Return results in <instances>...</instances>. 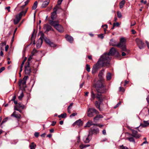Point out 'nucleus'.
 Returning a JSON list of instances; mask_svg holds the SVG:
<instances>
[{
  "instance_id": "obj_1",
  "label": "nucleus",
  "mask_w": 149,
  "mask_h": 149,
  "mask_svg": "<svg viewBox=\"0 0 149 149\" xmlns=\"http://www.w3.org/2000/svg\"><path fill=\"white\" fill-rule=\"evenodd\" d=\"M105 58L104 57L102 58H100L95 65L93 66L92 70V73L93 74H95L101 65L102 67H108L109 66V59Z\"/></svg>"
},
{
  "instance_id": "obj_2",
  "label": "nucleus",
  "mask_w": 149,
  "mask_h": 149,
  "mask_svg": "<svg viewBox=\"0 0 149 149\" xmlns=\"http://www.w3.org/2000/svg\"><path fill=\"white\" fill-rule=\"evenodd\" d=\"M95 87L96 91L99 93H104L106 90L105 85L103 84L101 80H99L96 82L95 85Z\"/></svg>"
},
{
  "instance_id": "obj_3",
  "label": "nucleus",
  "mask_w": 149,
  "mask_h": 149,
  "mask_svg": "<svg viewBox=\"0 0 149 149\" xmlns=\"http://www.w3.org/2000/svg\"><path fill=\"white\" fill-rule=\"evenodd\" d=\"M116 52V51L114 47H112L110 49L108 53L104 54L103 55H102L100 58H102L104 57L106 58H105L106 59H109V63L111 59L110 56L114 55L115 54Z\"/></svg>"
},
{
  "instance_id": "obj_4",
  "label": "nucleus",
  "mask_w": 149,
  "mask_h": 149,
  "mask_svg": "<svg viewBox=\"0 0 149 149\" xmlns=\"http://www.w3.org/2000/svg\"><path fill=\"white\" fill-rule=\"evenodd\" d=\"M126 41V39L124 38H121L120 42L117 45V47L121 48L122 51L127 52V50L125 46Z\"/></svg>"
},
{
  "instance_id": "obj_5",
  "label": "nucleus",
  "mask_w": 149,
  "mask_h": 149,
  "mask_svg": "<svg viewBox=\"0 0 149 149\" xmlns=\"http://www.w3.org/2000/svg\"><path fill=\"white\" fill-rule=\"evenodd\" d=\"M94 113L98 114L99 112L97 110L93 108H89L87 111V115L89 117H91L94 116Z\"/></svg>"
},
{
  "instance_id": "obj_6",
  "label": "nucleus",
  "mask_w": 149,
  "mask_h": 149,
  "mask_svg": "<svg viewBox=\"0 0 149 149\" xmlns=\"http://www.w3.org/2000/svg\"><path fill=\"white\" fill-rule=\"evenodd\" d=\"M135 41L139 49H141L144 48V43L141 40L137 38L136 39Z\"/></svg>"
},
{
  "instance_id": "obj_7",
  "label": "nucleus",
  "mask_w": 149,
  "mask_h": 149,
  "mask_svg": "<svg viewBox=\"0 0 149 149\" xmlns=\"http://www.w3.org/2000/svg\"><path fill=\"white\" fill-rule=\"evenodd\" d=\"M31 72L30 64L26 63L25 65V72L26 74H29Z\"/></svg>"
},
{
  "instance_id": "obj_8",
  "label": "nucleus",
  "mask_w": 149,
  "mask_h": 149,
  "mask_svg": "<svg viewBox=\"0 0 149 149\" xmlns=\"http://www.w3.org/2000/svg\"><path fill=\"white\" fill-rule=\"evenodd\" d=\"M99 130L98 128L95 129L93 127L91 128L89 131V134L92 135L93 134H96L99 133Z\"/></svg>"
},
{
  "instance_id": "obj_9",
  "label": "nucleus",
  "mask_w": 149,
  "mask_h": 149,
  "mask_svg": "<svg viewBox=\"0 0 149 149\" xmlns=\"http://www.w3.org/2000/svg\"><path fill=\"white\" fill-rule=\"evenodd\" d=\"M28 10V8H26L25 11H23L21 12L19 14L16 15L15 18L19 20L21 19L23 15H25Z\"/></svg>"
},
{
  "instance_id": "obj_10",
  "label": "nucleus",
  "mask_w": 149,
  "mask_h": 149,
  "mask_svg": "<svg viewBox=\"0 0 149 149\" xmlns=\"http://www.w3.org/2000/svg\"><path fill=\"white\" fill-rule=\"evenodd\" d=\"M58 8L57 6H56L53 9L54 11L52 13L51 15V18L52 20H54L56 16V11Z\"/></svg>"
},
{
  "instance_id": "obj_11",
  "label": "nucleus",
  "mask_w": 149,
  "mask_h": 149,
  "mask_svg": "<svg viewBox=\"0 0 149 149\" xmlns=\"http://www.w3.org/2000/svg\"><path fill=\"white\" fill-rule=\"evenodd\" d=\"M132 135L133 137L136 138H139L141 136L140 134H137V131L134 130H132Z\"/></svg>"
},
{
  "instance_id": "obj_12",
  "label": "nucleus",
  "mask_w": 149,
  "mask_h": 149,
  "mask_svg": "<svg viewBox=\"0 0 149 149\" xmlns=\"http://www.w3.org/2000/svg\"><path fill=\"white\" fill-rule=\"evenodd\" d=\"M56 29L59 32L63 33L64 31V29L63 26L59 24L58 25L57 27H56Z\"/></svg>"
},
{
  "instance_id": "obj_13",
  "label": "nucleus",
  "mask_w": 149,
  "mask_h": 149,
  "mask_svg": "<svg viewBox=\"0 0 149 149\" xmlns=\"http://www.w3.org/2000/svg\"><path fill=\"white\" fill-rule=\"evenodd\" d=\"M76 125L78 126H80L82 125V122L80 119L77 120L73 124V125L74 126Z\"/></svg>"
},
{
  "instance_id": "obj_14",
  "label": "nucleus",
  "mask_w": 149,
  "mask_h": 149,
  "mask_svg": "<svg viewBox=\"0 0 149 149\" xmlns=\"http://www.w3.org/2000/svg\"><path fill=\"white\" fill-rule=\"evenodd\" d=\"M50 24L52 26H54L56 29V27H57L58 25L59 24V22L57 21H54L53 20H50L49 21Z\"/></svg>"
},
{
  "instance_id": "obj_15",
  "label": "nucleus",
  "mask_w": 149,
  "mask_h": 149,
  "mask_svg": "<svg viewBox=\"0 0 149 149\" xmlns=\"http://www.w3.org/2000/svg\"><path fill=\"white\" fill-rule=\"evenodd\" d=\"M11 116H13L17 119H20L21 118V116L19 113H17L15 111H14L11 115Z\"/></svg>"
},
{
  "instance_id": "obj_16",
  "label": "nucleus",
  "mask_w": 149,
  "mask_h": 149,
  "mask_svg": "<svg viewBox=\"0 0 149 149\" xmlns=\"http://www.w3.org/2000/svg\"><path fill=\"white\" fill-rule=\"evenodd\" d=\"M67 40L69 41L71 43L73 42V38L72 37L68 35H66L65 37Z\"/></svg>"
},
{
  "instance_id": "obj_17",
  "label": "nucleus",
  "mask_w": 149,
  "mask_h": 149,
  "mask_svg": "<svg viewBox=\"0 0 149 149\" xmlns=\"http://www.w3.org/2000/svg\"><path fill=\"white\" fill-rule=\"evenodd\" d=\"M117 43L116 41L113 39H111L109 42L111 45L113 46H117Z\"/></svg>"
},
{
  "instance_id": "obj_18",
  "label": "nucleus",
  "mask_w": 149,
  "mask_h": 149,
  "mask_svg": "<svg viewBox=\"0 0 149 149\" xmlns=\"http://www.w3.org/2000/svg\"><path fill=\"white\" fill-rule=\"evenodd\" d=\"M44 29H46L47 31H49V30H52V27L50 25L46 24L44 25Z\"/></svg>"
},
{
  "instance_id": "obj_19",
  "label": "nucleus",
  "mask_w": 149,
  "mask_h": 149,
  "mask_svg": "<svg viewBox=\"0 0 149 149\" xmlns=\"http://www.w3.org/2000/svg\"><path fill=\"white\" fill-rule=\"evenodd\" d=\"M142 127H145L149 125V120L143 121V123L141 124Z\"/></svg>"
},
{
  "instance_id": "obj_20",
  "label": "nucleus",
  "mask_w": 149,
  "mask_h": 149,
  "mask_svg": "<svg viewBox=\"0 0 149 149\" xmlns=\"http://www.w3.org/2000/svg\"><path fill=\"white\" fill-rule=\"evenodd\" d=\"M39 34L41 36L38 40V41H41V43H42L44 37V34L42 31L40 32Z\"/></svg>"
},
{
  "instance_id": "obj_21",
  "label": "nucleus",
  "mask_w": 149,
  "mask_h": 149,
  "mask_svg": "<svg viewBox=\"0 0 149 149\" xmlns=\"http://www.w3.org/2000/svg\"><path fill=\"white\" fill-rule=\"evenodd\" d=\"M49 0H47L44 1L42 5V7L43 8H45L49 4Z\"/></svg>"
},
{
  "instance_id": "obj_22",
  "label": "nucleus",
  "mask_w": 149,
  "mask_h": 149,
  "mask_svg": "<svg viewBox=\"0 0 149 149\" xmlns=\"http://www.w3.org/2000/svg\"><path fill=\"white\" fill-rule=\"evenodd\" d=\"M90 134H89L88 135V136L87 137L86 136H85L84 137L83 140L84 143H88L89 142L90 140L89 138V136Z\"/></svg>"
},
{
  "instance_id": "obj_23",
  "label": "nucleus",
  "mask_w": 149,
  "mask_h": 149,
  "mask_svg": "<svg viewBox=\"0 0 149 149\" xmlns=\"http://www.w3.org/2000/svg\"><path fill=\"white\" fill-rule=\"evenodd\" d=\"M16 107L18 108H21L23 109L24 107V106L21 103H18L17 105L15 106L14 108H16Z\"/></svg>"
},
{
  "instance_id": "obj_24",
  "label": "nucleus",
  "mask_w": 149,
  "mask_h": 149,
  "mask_svg": "<svg viewBox=\"0 0 149 149\" xmlns=\"http://www.w3.org/2000/svg\"><path fill=\"white\" fill-rule=\"evenodd\" d=\"M29 147L30 149H35L36 147V145L34 142H32L29 145Z\"/></svg>"
},
{
  "instance_id": "obj_25",
  "label": "nucleus",
  "mask_w": 149,
  "mask_h": 149,
  "mask_svg": "<svg viewBox=\"0 0 149 149\" xmlns=\"http://www.w3.org/2000/svg\"><path fill=\"white\" fill-rule=\"evenodd\" d=\"M26 82L21 80L20 81H19V86H20L22 84L23 85V86L24 87L26 86Z\"/></svg>"
},
{
  "instance_id": "obj_26",
  "label": "nucleus",
  "mask_w": 149,
  "mask_h": 149,
  "mask_svg": "<svg viewBox=\"0 0 149 149\" xmlns=\"http://www.w3.org/2000/svg\"><path fill=\"white\" fill-rule=\"evenodd\" d=\"M100 102H98L97 101H96L95 102V105L96 107L100 111H102V110L100 108Z\"/></svg>"
},
{
  "instance_id": "obj_27",
  "label": "nucleus",
  "mask_w": 149,
  "mask_h": 149,
  "mask_svg": "<svg viewBox=\"0 0 149 149\" xmlns=\"http://www.w3.org/2000/svg\"><path fill=\"white\" fill-rule=\"evenodd\" d=\"M125 0H123L120 2L119 3V7L120 9L122 8L125 3Z\"/></svg>"
},
{
  "instance_id": "obj_28",
  "label": "nucleus",
  "mask_w": 149,
  "mask_h": 149,
  "mask_svg": "<svg viewBox=\"0 0 149 149\" xmlns=\"http://www.w3.org/2000/svg\"><path fill=\"white\" fill-rule=\"evenodd\" d=\"M93 125V122L91 120L88 121L86 123L85 127H89Z\"/></svg>"
},
{
  "instance_id": "obj_29",
  "label": "nucleus",
  "mask_w": 149,
  "mask_h": 149,
  "mask_svg": "<svg viewBox=\"0 0 149 149\" xmlns=\"http://www.w3.org/2000/svg\"><path fill=\"white\" fill-rule=\"evenodd\" d=\"M103 118V116L102 115L99 114L96 116L93 119L94 120H98L99 118Z\"/></svg>"
},
{
  "instance_id": "obj_30",
  "label": "nucleus",
  "mask_w": 149,
  "mask_h": 149,
  "mask_svg": "<svg viewBox=\"0 0 149 149\" xmlns=\"http://www.w3.org/2000/svg\"><path fill=\"white\" fill-rule=\"evenodd\" d=\"M101 95H102L101 94H97L96 96V98L100 102H102V99Z\"/></svg>"
},
{
  "instance_id": "obj_31",
  "label": "nucleus",
  "mask_w": 149,
  "mask_h": 149,
  "mask_svg": "<svg viewBox=\"0 0 149 149\" xmlns=\"http://www.w3.org/2000/svg\"><path fill=\"white\" fill-rule=\"evenodd\" d=\"M33 56L31 55L29 56L27 60V62L26 63L30 64V63L31 62V61L33 58Z\"/></svg>"
},
{
  "instance_id": "obj_32",
  "label": "nucleus",
  "mask_w": 149,
  "mask_h": 149,
  "mask_svg": "<svg viewBox=\"0 0 149 149\" xmlns=\"http://www.w3.org/2000/svg\"><path fill=\"white\" fill-rule=\"evenodd\" d=\"M73 104V103H71L70 105L68 107V113H71L70 109H71V108L72 107V106Z\"/></svg>"
},
{
  "instance_id": "obj_33",
  "label": "nucleus",
  "mask_w": 149,
  "mask_h": 149,
  "mask_svg": "<svg viewBox=\"0 0 149 149\" xmlns=\"http://www.w3.org/2000/svg\"><path fill=\"white\" fill-rule=\"evenodd\" d=\"M106 77L108 80H110L111 78V73L110 72L108 73L107 74Z\"/></svg>"
},
{
  "instance_id": "obj_34",
  "label": "nucleus",
  "mask_w": 149,
  "mask_h": 149,
  "mask_svg": "<svg viewBox=\"0 0 149 149\" xmlns=\"http://www.w3.org/2000/svg\"><path fill=\"white\" fill-rule=\"evenodd\" d=\"M104 71V70H102L99 73L98 77L100 78H101L103 75V73Z\"/></svg>"
},
{
  "instance_id": "obj_35",
  "label": "nucleus",
  "mask_w": 149,
  "mask_h": 149,
  "mask_svg": "<svg viewBox=\"0 0 149 149\" xmlns=\"http://www.w3.org/2000/svg\"><path fill=\"white\" fill-rule=\"evenodd\" d=\"M38 5V2L37 1H36L33 4V5L32 7V9L35 10L37 7Z\"/></svg>"
},
{
  "instance_id": "obj_36",
  "label": "nucleus",
  "mask_w": 149,
  "mask_h": 149,
  "mask_svg": "<svg viewBox=\"0 0 149 149\" xmlns=\"http://www.w3.org/2000/svg\"><path fill=\"white\" fill-rule=\"evenodd\" d=\"M66 114L65 113L58 115V116L59 118H64L66 117Z\"/></svg>"
},
{
  "instance_id": "obj_37",
  "label": "nucleus",
  "mask_w": 149,
  "mask_h": 149,
  "mask_svg": "<svg viewBox=\"0 0 149 149\" xmlns=\"http://www.w3.org/2000/svg\"><path fill=\"white\" fill-rule=\"evenodd\" d=\"M42 43H41V41H38L36 43V47L37 48H39L41 46Z\"/></svg>"
},
{
  "instance_id": "obj_38",
  "label": "nucleus",
  "mask_w": 149,
  "mask_h": 149,
  "mask_svg": "<svg viewBox=\"0 0 149 149\" xmlns=\"http://www.w3.org/2000/svg\"><path fill=\"white\" fill-rule=\"evenodd\" d=\"M86 71L88 72H90V66L89 65L86 64Z\"/></svg>"
},
{
  "instance_id": "obj_39",
  "label": "nucleus",
  "mask_w": 149,
  "mask_h": 149,
  "mask_svg": "<svg viewBox=\"0 0 149 149\" xmlns=\"http://www.w3.org/2000/svg\"><path fill=\"white\" fill-rule=\"evenodd\" d=\"M130 142L135 143V140L133 137H129L127 138Z\"/></svg>"
},
{
  "instance_id": "obj_40",
  "label": "nucleus",
  "mask_w": 149,
  "mask_h": 149,
  "mask_svg": "<svg viewBox=\"0 0 149 149\" xmlns=\"http://www.w3.org/2000/svg\"><path fill=\"white\" fill-rule=\"evenodd\" d=\"M102 27L103 28H104V33H106L107 31V29L108 27L107 25H104L102 26Z\"/></svg>"
},
{
  "instance_id": "obj_41",
  "label": "nucleus",
  "mask_w": 149,
  "mask_h": 149,
  "mask_svg": "<svg viewBox=\"0 0 149 149\" xmlns=\"http://www.w3.org/2000/svg\"><path fill=\"white\" fill-rule=\"evenodd\" d=\"M117 15L118 17L119 18H120L122 17V15L121 12L119 11L117 12Z\"/></svg>"
},
{
  "instance_id": "obj_42",
  "label": "nucleus",
  "mask_w": 149,
  "mask_h": 149,
  "mask_svg": "<svg viewBox=\"0 0 149 149\" xmlns=\"http://www.w3.org/2000/svg\"><path fill=\"white\" fill-rule=\"evenodd\" d=\"M24 95L23 92H22L20 95L18 97V99L20 100H22Z\"/></svg>"
},
{
  "instance_id": "obj_43",
  "label": "nucleus",
  "mask_w": 149,
  "mask_h": 149,
  "mask_svg": "<svg viewBox=\"0 0 149 149\" xmlns=\"http://www.w3.org/2000/svg\"><path fill=\"white\" fill-rule=\"evenodd\" d=\"M37 52V51L35 49H33V51L31 52V55L33 56Z\"/></svg>"
},
{
  "instance_id": "obj_44",
  "label": "nucleus",
  "mask_w": 149,
  "mask_h": 149,
  "mask_svg": "<svg viewBox=\"0 0 149 149\" xmlns=\"http://www.w3.org/2000/svg\"><path fill=\"white\" fill-rule=\"evenodd\" d=\"M19 21L20 20H19L17 19H16V18H15V19L14 20V24H17L19 22Z\"/></svg>"
},
{
  "instance_id": "obj_45",
  "label": "nucleus",
  "mask_w": 149,
  "mask_h": 149,
  "mask_svg": "<svg viewBox=\"0 0 149 149\" xmlns=\"http://www.w3.org/2000/svg\"><path fill=\"white\" fill-rule=\"evenodd\" d=\"M91 97L93 99H94L95 97V93H93V91H91Z\"/></svg>"
},
{
  "instance_id": "obj_46",
  "label": "nucleus",
  "mask_w": 149,
  "mask_h": 149,
  "mask_svg": "<svg viewBox=\"0 0 149 149\" xmlns=\"http://www.w3.org/2000/svg\"><path fill=\"white\" fill-rule=\"evenodd\" d=\"M45 41L49 45L51 43V42L47 38H46L45 39Z\"/></svg>"
},
{
  "instance_id": "obj_47",
  "label": "nucleus",
  "mask_w": 149,
  "mask_h": 149,
  "mask_svg": "<svg viewBox=\"0 0 149 149\" xmlns=\"http://www.w3.org/2000/svg\"><path fill=\"white\" fill-rule=\"evenodd\" d=\"M125 91L124 88L123 87H120L119 88V91H122V92H124Z\"/></svg>"
},
{
  "instance_id": "obj_48",
  "label": "nucleus",
  "mask_w": 149,
  "mask_h": 149,
  "mask_svg": "<svg viewBox=\"0 0 149 149\" xmlns=\"http://www.w3.org/2000/svg\"><path fill=\"white\" fill-rule=\"evenodd\" d=\"M97 36L99 38H100L102 39H103L104 38V34H98Z\"/></svg>"
},
{
  "instance_id": "obj_49",
  "label": "nucleus",
  "mask_w": 149,
  "mask_h": 149,
  "mask_svg": "<svg viewBox=\"0 0 149 149\" xmlns=\"http://www.w3.org/2000/svg\"><path fill=\"white\" fill-rule=\"evenodd\" d=\"M28 76H25L23 78L22 80L25 81L26 82V81L28 79Z\"/></svg>"
},
{
  "instance_id": "obj_50",
  "label": "nucleus",
  "mask_w": 149,
  "mask_h": 149,
  "mask_svg": "<svg viewBox=\"0 0 149 149\" xmlns=\"http://www.w3.org/2000/svg\"><path fill=\"white\" fill-rule=\"evenodd\" d=\"M51 47H55V45L54 44L53 42H51L49 45Z\"/></svg>"
},
{
  "instance_id": "obj_51",
  "label": "nucleus",
  "mask_w": 149,
  "mask_h": 149,
  "mask_svg": "<svg viewBox=\"0 0 149 149\" xmlns=\"http://www.w3.org/2000/svg\"><path fill=\"white\" fill-rule=\"evenodd\" d=\"M120 147L122 149H129L127 147L123 146V145L120 146Z\"/></svg>"
},
{
  "instance_id": "obj_52",
  "label": "nucleus",
  "mask_w": 149,
  "mask_h": 149,
  "mask_svg": "<svg viewBox=\"0 0 149 149\" xmlns=\"http://www.w3.org/2000/svg\"><path fill=\"white\" fill-rule=\"evenodd\" d=\"M80 149H82L84 148V144H81L79 146Z\"/></svg>"
},
{
  "instance_id": "obj_53",
  "label": "nucleus",
  "mask_w": 149,
  "mask_h": 149,
  "mask_svg": "<svg viewBox=\"0 0 149 149\" xmlns=\"http://www.w3.org/2000/svg\"><path fill=\"white\" fill-rule=\"evenodd\" d=\"M5 69V67H2L0 68V73H1Z\"/></svg>"
},
{
  "instance_id": "obj_54",
  "label": "nucleus",
  "mask_w": 149,
  "mask_h": 149,
  "mask_svg": "<svg viewBox=\"0 0 149 149\" xmlns=\"http://www.w3.org/2000/svg\"><path fill=\"white\" fill-rule=\"evenodd\" d=\"M16 95L15 94H14V96L13 97L12 99H11V100L13 101L15 100L16 99Z\"/></svg>"
},
{
  "instance_id": "obj_55",
  "label": "nucleus",
  "mask_w": 149,
  "mask_h": 149,
  "mask_svg": "<svg viewBox=\"0 0 149 149\" xmlns=\"http://www.w3.org/2000/svg\"><path fill=\"white\" fill-rule=\"evenodd\" d=\"M77 113H74L72 114L70 116V117H73L76 115H77Z\"/></svg>"
},
{
  "instance_id": "obj_56",
  "label": "nucleus",
  "mask_w": 149,
  "mask_h": 149,
  "mask_svg": "<svg viewBox=\"0 0 149 149\" xmlns=\"http://www.w3.org/2000/svg\"><path fill=\"white\" fill-rule=\"evenodd\" d=\"M39 135V133L38 132H36L34 134V136L36 137H38Z\"/></svg>"
},
{
  "instance_id": "obj_57",
  "label": "nucleus",
  "mask_w": 149,
  "mask_h": 149,
  "mask_svg": "<svg viewBox=\"0 0 149 149\" xmlns=\"http://www.w3.org/2000/svg\"><path fill=\"white\" fill-rule=\"evenodd\" d=\"M136 24V22L135 21L132 22L131 23V26H132L135 25Z\"/></svg>"
},
{
  "instance_id": "obj_58",
  "label": "nucleus",
  "mask_w": 149,
  "mask_h": 149,
  "mask_svg": "<svg viewBox=\"0 0 149 149\" xmlns=\"http://www.w3.org/2000/svg\"><path fill=\"white\" fill-rule=\"evenodd\" d=\"M148 141H145L144 142H143L142 144H141V146H142L144 144H148Z\"/></svg>"
},
{
  "instance_id": "obj_59",
  "label": "nucleus",
  "mask_w": 149,
  "mask_h": 149,
  "mask_svg": "<svg viewBox=\"0 0 149 149\" xmlns=\"http://www.w3.org/2000/svg\"><path fill=\"white\" fill-rule=\"evenodd\" d=\"M1 46H2V47H3L4 45H6V42H3L1 43Z\"/></svg>"
},
{
  "instance_id": "obj_60",
  "label": "nucleus",
  "mask_w": 149,
  "mask_h": 149,
  "mask_svg": "<svg viewBox=\"0 0 149 149\" xmlns=\"http://www.w3.org/2000/svg\"><path fill=\"white\" fill-rule=\"evenodd\" d=\"M63 0H58V5H60L61 4Z\"/></svg>"
},
{
  "instance_id": "obj_61",
  "label": "nucleus",
  "mask_w": 149,
  "mask_h": 149,
  "mask_svg": "<svg viewBox=\"0 0 149 149\" xmlns=\"http://www.w3.org/2000/svg\"><path fill=\"white\" fill-rule=\"evenodd\" d=\"M19 109V108H16H16H14L15 110H17V111H18L19 112H20V113H21L22 112V111L21 110H20V109Z\"/></svg>"
},
{
  "instance_id": "obj_62",
  "label": "nucleus",
  "mask_w": 149,
  "mask_h": 149,
  "mask_svg": "<svg viewBox=\"0 0 149 149\" xmlns=\"http://www.w3.org/2000/svg\"><path fill=\"white\" fill-rule=\"evenodd\" d=\"M8 11V12H10V6H8V7H6L5 8Z\"/></svg>"
},
{
  "instance_id": "obj_63",
  "label": "nucleus",
  "mask_w": 149,
  "mask_h": 149,
  "mask_svg": "<svg viewBox=\"0 0 149 149\" xmlns=\"http://www.w3.org/2000/svg\"><path fill=\"white\" fill-rule=\"evenodd\" d=\"M56 123V122L55 121H53L52 122V123L51 124V125L52 126H54L55 125Z\"/></svg>"
},
{
  "instance_id": "obj_64",
  "label": "nucleus",
  "mask_w": 149,
  "mask_h": 149,
  "mask_svg": "<svg viewBox=\"0 0 149 149\" xmlns=\"http://www.w3.org/2000/svg\"><path fill=\"white\" fill-rule=\"evenodd\" d=\"M102 134L104 135H106V131L105 130H104L102 131Z\"/></svg>"
}]
</instances>
